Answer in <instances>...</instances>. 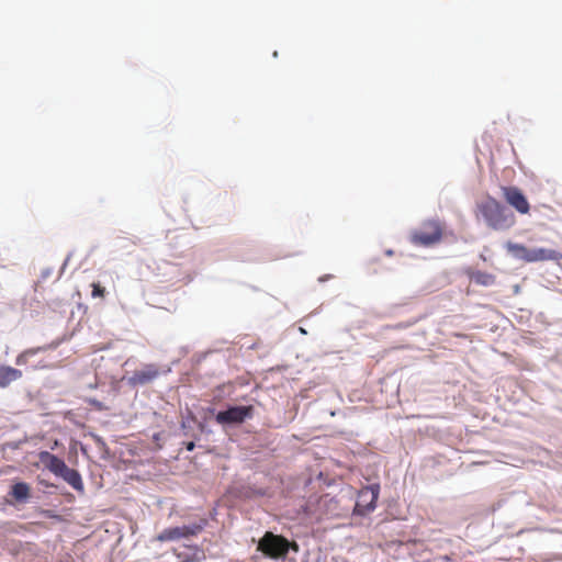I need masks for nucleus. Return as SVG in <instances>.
I'll return each mask as SVG.
<instances>
[{"instance_id": "1", "label": "nucleus", "mask_w": 562, "mask_h": 562, "mask_svg": "<svg viewBox=\"0 0 562 562\" xmlns=\"http://www.w3.org/2000/svg\"><path fill=\"white\" fill-rule=\"evenodd\" d=\"M507 251L516 259L525 262L554 261L562 259V252L543 247L528 248L525 245L508 241L505 245Z\"/></svg>"}, {"instance_id": "2", "label": "nucleus", "mask_w": 562, "mask_h": 562, "mask_svg": "<svg viewBox=\"0 0 562 562\" xmlns=\"http://www.w3.org/2000/svg\"><path fill=\"white\" fill-rule=\"evenodd\" d=\"M480 214L486 224L496 231L509 228L515 223L513 214L495 199H488L479 205Z\"/></svg>"}, {"instance_id": "3", "label": "nucleus", "mask_w": 562, "mask_h": 562, "mask_svg": "<svg viewBox=\"0 0 562 562\" xmlns=\"http://www.w3.org/2000/svg\"><path fill=\"white\" fill-rule=\"evenodd\" d=\"M445 226L439 220H426L411 233V243L420 247H432L443 237Z\"/></svg>"}, {"instance_id": "4", "label": "nucleus", "mask_w": 562, "mask_h": 562, "mask_svg": "<svg viewBox=\"0 0 562 562\" xmlns=\"http://www.w3.org/2000/svg\"><path fill=\"white\" fill-rule=\"evenodd\" d=\"M258 550L269 558H283L289 552V541L282 537L266 532L258 543Z\"/></svg>"}, {"instance_id": "5", "label": "nucleus", "mask_w": 562, "mask_h": 562, "mask_svg": "<svg viewBox=\"0 0 562 562\" xmlns=\"http://www.w3.org/2000/svg\"><path fill=\"white\" fill-rule=\"evenodd\" d=\"M255 408L252 405L248 406H232L226 411L218 412L215 420L220 425L241 424L246 419L254 416Z\"/></svg>"}, {"instance_id": "6", "label": "nucleus", "mask_w": 562, "mask_h": 562, "mask_svg": "<svg viewBox=\"0 0 562 562\" xmlns=\"http://www.w3.org/2000/svg\"><path fill=\"white\" fill-rule=\"evenodd\" d=\"M203 526L200 524H192L181 527L166 528L156 536V540L159 542L176 541L180 539H188L200 533Z\"/></svg>"}, {"instance_id": "7", "label": "nucleus", "mask_w": 562, "mask_h": 562, "mask_svg": "<svg viewBox=\"0 0 562 562\" xmlns=\"http://www.w3.org/2000/svg\"><path fill=\"white\" fill-rule=\"evenodd\" d=\"M379 493L380 486L378 484L362 487L358 494L355 513L366 515L367 513L372 512L376 506Z\"/></svg>"}, {"instance_id": "8", "label": "nucleus", "mask_w": 562, "mask_h": 562, "mask_svg": "<svg viewBox=\"0 0 562 562\" xmlns=\"http://www.w3.org/2000/svg\"><path fill=\"white\" fill-rule=\"evenodd\" d=\"M503 195L506 202L518 213H529L530 205L524 193L517 187H502Z\"/></svg>"}, {"instance_id": "9", "label": "nucleus", "mask_w": 562, "mask_h": 562, "mask_svg": "<svg viewBox=\"0 0 562 562\" xmlns=\"http://www.w3.org/2000/svg\"><path fill=\"white\" fill-rule=\"evenodd\" d=\"M160 375L159 368L154 363L145 364L143 368L135 370L128 379V383L133 386L145 385Z\"/></svg>"}, {"instance_id": "10", "label": "nucleus", "mask_w": 562, "mask_h": 562, "mask_svg": "<svg viewBox=\"0 0 562 562\" xmlns=\"http://www.w3.org/2000/svg\"><path fill=\"white\" fill-rule=\"evenodd\" d=\"M40 460L45 464V467L53 472L55 475H60L63 471L67 468V464L64 460L58 458L57 456L48 452L42 451L40 453Z\"/></svg>"}, {"instance_id": "11", "label": "nucleus", "mask_w": 562, "mask_h": 562, "mask_svg": "<svg viewBox=\"0 0 562 562\" xmlns=\"http://www.w3.org/2000/svg\"><path fill=\"white\" fill-rule=\"evenodd\" d=\"M22 378V371L9 366H0V387L4 389L11 382Z\"/></svg>"}, {"instance_id": "12", "label": "nucleus", "mask_w": 562, "mask_h": 562, "mask_svg": "<svg viewBox=\"0 0 562 562\" xmlns=\"http://www.w3.org/2000/svg\"><path fill=\"white\" fill-rule=\"evenodd\" d=\"M59 476L63 477L76 491H83V482L80 473L77 470L67 467Z\"/></svg>"}, {"instance_id": "13", "label": "nucleus", "mask_w": 562, "mask_h": 562, "mask_svg": "<svg viewBox=\"0 0 562 562\" xmlns=\"http://www.w3.org/2000/svg\"><path fill=\"white\" fill-rule=\"evenodd\" d=\"M10 495L16 501V502H26L29 497L31 496V487L29 484L24 482H19L12 485Z\"/></svg>"}, {"instance_id": "14", "label": "nucleus", "mask_w": 562, "mask_h": 562, "mask_svg": "<svg viewBox=\"0 0 562 562\" xmlns=\"http://www.w3.org/2000/svg\"><path fill=\"white\" fill-rule=\"evenodd\" d=\"M472 280L480 285L491 286L495 283V276L488 272L477 271L472 274Z\"/></svg>"}, {"instance_id": "15", "label": "nucleus", "mask_w": 562, "mask_h": 562, "mask_svg": "<svg viewBox=\"0 0 562 562\" xmlns=\"http://www.w3.org/2000/svg\"><path fill=\"white\" fill-rule=\"evenodd\" d=\"M35 352H36L35 349H29V350L23 351L22 353H20L16 357V359H15L16 364H19V366L25 364L27 362V356L34 355Z\"/></svg>"}, {"instance_id": "16", "label": "nucleus", "mask_w": 562, "mask_h": 562, "mask_svg": "<svg viewBox=\"0 0 562 562\" xmlns=\"http://www.w3.org/2000/svg\"><path fill=\"white\" fill-rule=\"evenodd\" d=\"M92 297H104L105 289L100 283H92Z\"/></svg>"}, {"instance_id": "17", "label": "nucleus", "mask_w": 562, "mask_h": 562, "mask_svg": "<svg viewBox=\"0 0 562 562\" xmlns=\"http://www.w3.org/2000/svg\"><path fill=\"white\" fill-rule=\"evenodd\" d=\"M194 447H195L194 442L191 441V442L187 443L186 448H187L188 451H192L194 449Z\"/></svg>"}]
</instances>
